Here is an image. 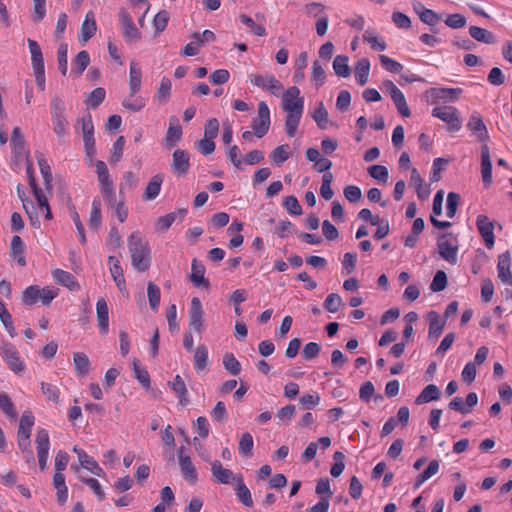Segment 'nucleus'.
<instances>
[{
	"mask_svg": "<svg viewBox=\"0 0 512 512\" xmlns=\"http://www.w3.org/2000/svg\"><path fill=\"white\" fill-rule=\"evenodd\" d=\"M282 109L286 112V134L289 137H293L297 131L304 110V98L300 96L298 87L291 86L283 92Z\"/></svg>",
	"mask_w": 512,
	"mask_h": 512,
	"instance_id": "nucleus-1",
	"label": "nucleus"
},
{
	"mask_svg": "<svg viewBox=\"0 0 512 512\" xmlns=\"http://www.w3.org/2000/svg\"><path fill=\"white\" fill-rule=\"evenodd\" d=\"M131 266L138 272H145L150 267V246L139 231L132 232L127 238Z\"/></svg>",
	"mask_w": 512,
	"mask_h": 512,
	"instance_id": "nucleus-2",
	"label": "nucleus"
},
{
	"mask_svg": "<svg viewBox=\"0 0 512 512\" xmlns=\"http://www.w3.org/2000/svg\"><path fill=\"white\" fill-rule=\"evenodd\" d=\"M51 121L54 133L59 139L69 134V122L66 117V106L59 95H54L50 102Z\"/></svg>",
	"mask_w": 512,
	"mask_h": 512,
	"instance_id": "nucleus-3",
	"label": "nucleus"
},
{
	"mask_svg": "<svg viewBox=\"0 0 512 512\" xmlns=\"http://www.w3.org/2000/svg\"><path fill=\"white\" fill-rule=\"evenodd\" d=\"M57 295L56 289L31 285L23 291L22 301L26 305H34L40 301L43 305L48 306Z\"/></svg>",
	"mask_w": 512,
	"mask_h": 512,
	"instance_id": "nucleus-4",
	"label": "nucleus"
},
{
	"mask_svg": "<svg viewBox=\"0 0 512 512\" xmlns=\"http://www.w3.org/2000/svg\"><path fill=\"white\" fill-rule=\"evenodd\" d=\"M118 21L126 43H135L141 39V32L136 27L132 16L126 8L122 7L119 9Z\"/></svg>",
	"mask_w": 512,
	"mask_h": 512,
	"instance_id": "nucleus-5",
	"label": "nucleus"
},
{
	"mask_svg": "<svg viewBox=\"0 0 512 512\" xmlns=\"http://www.w3.org/2000/svg\"><path fill=\"white\" fill-rule=\"evenodd\" d=\"M439 255L451 265L457 263L458 241L451 233L442 234L437 239Z\"/></svg>",
	"mask_w": 512,
	"mask_h": 512,
	"instance_id": "nucleus-6",
	"label": "nucleus"
},
{
	"mask_svg": "<svg viewBox=\"0 0 512 512\" xmlns=\"http://www.w3.org/2000/svg\"><path fill=\"white\" fill-rule=\"evenodd\" d=\"M248 78L251 84L262 90L269 91L274 96H279L283 90V85L273 74L250 73Z\"/></svg>",
	"mask_w": 512,
	"mask_h": 512,
	"instance_id": "nucleus-7",
	"label": "nucleus"
},
{
	"mask_svg": "<svg viewBox=\"0 0 512 512\" xmlns=\"http://www.w3.org/2000/svg\"><path fill=\"white\" fill-rule=\"evenodd\" d=\"M271 125L270 110L266 102L258 103L257 117L252 120L251 127L257 138L264 137Z\"/></svg>",
	"mask_w": 512,
	"mask_h": 512,
	"instance_id": "nucleus-8",
	"label": "nucleus"
},
{
	"mask_svg": "<svg viewBox=\"0 0 512 512\" xmlns=\"http://www.w3.org/2000/svg\"><path fill=\"white\" fill-rule=\"evenodd\" d=\"M0 355L13 372L21 373L25 369V364L13 344L2 342L0 345Z\"/></svg>",
	"mask_w": 512,
	"mask_h": 512,
	"instance_id": "nucleus-9",
	"label": "nucleus"
},
{
	"mask_svg": "<svg viewBox=\"0 0 512 512\" xmlns=\"http://www.w3.org/2000/svg\"><path fill=\"white\" fill-rule=\"evenodd\" d=\"M432 115L448 124V130L451 132L459 131L462 123L456 108L452 106H438L433 108Z\"/></svg>",
	"mask_w": 512,
	"mask_h": 512,
	"instance_id": "nucleus-10",
	"label": "nucleus"
},
{
	"mask_svg": "<svg viewBox=\"0 0 512 512\" xmlns=\"http://www.w3.org/2000/svg\"><path fill=\"white\" fill-rule=\"evenodd\" d=\"M203 307L199 298L193 297L189 308V329L201 334L205 330Z\"/></svg>",
	"mask_w": 512,
	"mask_h": 512,
	"instance_id": "nucleus-11",
	"label": "nucleus"
},
{
	"mask_svg": "<svg viewBox=\"0 0 512 512\" xmlns=\"http://www.w3.org/2000/svg\"><path fill=\"white\" fill-rule=\"evenodd\" d=\"M10 145L17 161L28 159L29 151L26 148V141L19 127L13 129Z\"/></svg>",
	"mask_w": 512,
	"mask_h": 512,
	"instance_id": "nucleus-12",
	"label": "nucleus"
},
{
	"mask_svg": "<svg viewBox=\"0 0 512 512\" xmlns=\"http://www.w3.org/2000/svg\"><path fill=\"white\" fill-rule=\"evenodd\" d=\"M190 168L189 154L186 150L177 149L173 152L171 170L178 176H184Z\"/></svg>",
	"mask_w": 512,
	"mask_h": 512,
	"instance_id": "nucleus-13",
	"label": "nucleus"
},
{
	"mask_svg": "<svg viewBox=\"0 0 512 512\" xmlns=\"http://www.w3.org/2000/svg\"><path fill=\"white\" fill-rule=\"evenodd\" d=\"M178 459H179V465L181 468V472L183 477L190 481L191 483H195L198 478V473L193 465L191 458L187 455H184V447L181 446L178 449Z\"/></svg>",
	"mask_w": 512,
	"mask_h": 512,
	"instance_id": "nucleus-14",
	"label": "nucleus"
},
{
	"mask_svg": "<svg viewBox=\"0 0 512 512\" xmlns=\"http://www.w3.org/2000/svg\"><path fill=\"white\" fill-rule=\"evenodd\" d=\"M108 265L110 274L120 292L126 291V282L123 269L119 260L115 256L108 257Z\"/></svg>",
	"mask_w": 512,
	"mask_h": 512,
	"instance_id": "nucleus-15",
	"label": "nucleus"
},
{
	"mask_svg": "<svg viewBox=\"0 0 512 512\" xmlns=\"http://www.w3.org/2000/svg\"><path fill=\"white\" fill-rule=\"evenodd\" d=\"M510 266H511L510 252L506 251V252L500 254L498 257V264H497L498 277L502 282L512 285V273L510 270Z\"/></svg>",
	"mask_w": 512,
	"mask_h": 512,
	"instance_id": "nucleus-16",
	"label": "nucleus"
},
{
	"mask_svg": "<svg viewBox=\"0 0 512 512\" xmlns=\"http://www.w3.org/2000/svg\"><path fill=\"white\" fill-rule=\"evenodd\" d=\"M97 31V24L94 18L93 12L89 11L84 21L82 22L80 32L78 35V39L81 43H86L88 40H90Z\"/></svg>",
	"mask_w": 512,
	"mask_h": 512,
	"instance_id": "nucleus-17",
	"label": "nucleus"
},
{
	"mask_svg": "<svg viewBox=\"0 0 512 512\" xmlns=\"http://www.w3.org/2000/svg\"><path fill=\"white\" fill-rule=\"evenodd\" d=\"M97 323L101 334H107L109 330V309L104 298H99L96 303Z\"/></svg>",
	"mask_w": 512,
	"mask_h": 512,
	"instance_id": "nucleus-18",
	"label": "nucleus"
},
{
	"mask_svg": "<svg viewBox=\"0 0 512 512\" xmlns=\"http://www.w3.org/2000/svg\"><path fill=\"white\" fill-rule=\"evenodd\" d=\"M73 452L77 454L78 460L83 468L89 470L96 476H101L103 474L102 468L83 449L79 448L78 446H74Z\"/></svg>",
	"mask_w": 512,
	"mask_h": 512,
	"instance_id": "nucleus-19",
	"label": "nucleus"
},
{
	"mask_svg": "<svg viewBox=\"0 0 512 512\" xmlns=\"http://www.w3.org/2000/svg\"><path fill=\"white\" fill-rule=\"evenodd\" d=\"M211 472L214 481L221 484H230L234 480V474L230 469L224 468L219 460L211 462Z\"/></svg>",
	"mask_w": 512,
	"mask_h": 512,
	"instance_id": "nucleus-20",
	"label": "nucleus"
},
{
	"mask_svg": "<svg viewBox=\"0 0 512 512\" xmlns=\"http://www.w3.org/2000/svg\"><path fill=\"white\" fill-rule=\"evenodd\" d=\"M205 267L204 265L198 261L196 258L192 260L191 264V274L190 280L192 281L195 287H205L208 288L210 286L209 281L205 278Z\"/></svg>",
	"mask_w": 512,
	"mask_h": 512,
	"instance_id": "nucleus-21",
	"label": "nucleus"
},
{
	"mask_svg": "<svg viewBox=\"0 0 512 512\" xmlns=\"http://www.w3.org/2000/svg\"><path fill=\"white\" fill-rule=\"evenodd\" d=\"M27 43L31 54V65L33 72L44 71V58L39 44L32 39H28Z\"/></svg>",
	"mask_w": 512,
	"mask_h": 512,
	"instance_id": "nucleus-22",
	"label": "nucleus"
},
{
	"mask_svg": "<svg viewBox=\"0 0 512 512\" xmlns=\"http://www.w3.org/2000/svg\"><path fill=\"white\" fill-rule=\"evenodd\" d=\"M182 137V127L179 124L176 116H171L169 119V127L166 132L165 141L168 147H173Z\"/></svg>",
	"mask_w": 512,
	"mask_h": 512,
	"instance_id": "nucleus-23",
	"label": "nucleus"
},
{
	"mask_svg": "<svg viewBox=\"0 0 512 512\" xmlns=\"http://www.w3.org/2000/svg\"><path fill=\"white\" fill-rule=\"evenodd\" d=\"M96 173L99 181L100 192L114 189L108 168L103 161H97L95 164Z\"/></svg>",
	"mask_w": 512,
	"mask_h": 512,
	"instance_id": "nucleus-24",
	"label": "nucleus"
},
{
	"mask_svg": "<svg viewBox=\"0 0 512 512\" xmlns=\"http://www.w3.org/2000/svg\"><path fill=\"white\" fill-rule=\"evenodd\" d=\"M163 180L164 176L161 173L154 175L150 179L143 195L145 200H154L159 195Z\"/></svg>",
	"mask_w": 512,
	"mask_h": 512,
	"instance_id": "nucleus-25",
	"label": "nucleus"
},
{
	"mask_svg": "<svg viewBox=\"0 0 512 512\" xmlns=\"http://www.w3.org/2000/svg\"><path fill=\"white\" fill-rule=\"evenodd\" d=\"M168 385L171 387V389L175 392V394L179 398V404L181 406H186L188 404V391L186 388V384L181 378L180 375H176L174 379L170 382H168Z\"/></svg>",
	"mask_w": 512,
	"mask_h": 512,
	"instance_id": "nucleus-26",
	"label": "nucleus"
},
{
	"mask_svg": "<svg viewBox=\"0 0 512 512\" xmlns=\"http://www.w3.org/2000/svg\"><path fill=\"white\" fill-rule=\"evenodd\" d=\"M427 317L429 320V337H439L445 326V320L442 319L436 311H430Z\"/></svg>",
	"mask_w": 512,
	"mask_h": 512,
	"instance_id": "nucleus-27",
	"label": "nucleus"
},
{
	"mask_svg": "<svg viewBox=\"0 0 512 512\" xmlns=\"http://www.w3.org/2000/svg\"><path fill=\"white\" fill-rule=\"evenodd\" d=\"M53 277L58 283L62 284L63 286L67 287L72 291L77 290L80 287L75 277L70 272H67L65 270H54Z\"/></svg>",
	"mask_w": 512,
	"mask_h": 512,
	"instance_id": "nucleus-28",
	"label": "nucleus"
},
{
	"mask_svg": "<svg viewBox=\"0 0 512 512\" xmlns=\"http://www.w3.org/2000/svg\"><path fill=\"white\" fill-rule=\"evenodd\" d=\"M370 72V61L367 58L360 59L355 66V79L356 82L363 86L368 82Z\"/></svg>",
	"mask_w": 512,
	"mask_h": 512,
	"instance_id": "nucleus-29",
	"label": "nucleus"
},
{
	"mask_svg": "<svg viewBox=\"0 0 512 512\" xmlns=\"http://www.w3.org/2000/svg\"><path fill=\"white\" fill-rule=\"evenodd\" d=\"M482 182L485 187L492 183V163L486 146H482Z\"/></svg>",
	"mask_w": 512,
	"mask_h": 512,
	"instance_id": "nucleus-30",
	"label": "nucleus"
},
{
	"mask_svg": "<svg viewBox=\"0 0 512 512\" xmlns=\"http://www.w3.org/2000/svg\"><path fill=\"white\" fill-rule=\"evenodd\" d=\"M440 397L439 388L435 384L427 385L422 392L416 397L415 403L417 405L425 404L431 401L438 400Z\"/></svg>",
	"mask_w": 512,
	"mask_h": 512,
	"instance_id": "nucleus-31",
	"label": "nucleus"
},
{
	"mask_svg": "<svg viewBox=\"0 0 512 512\" xmlns=\"http://www.w3.org/2000/svg\"><path fill=\"white\" fill-rule=\"evenodd\" d=\"M494 228L495 222H491L487 217L482 216V240L488 249H492L495 244Z\"/></svg>",
	"mask_w": 512,
	"mask_h": 512,
	"instance_id": "nucleus-32",
	"label": "nucleus"
},
{
	"mask_svg": "<svg viewBox=\"0 0 512 512\" xmlns=\"http://www.w3.org/2000/svg\"><path fill=\"white\" fill-rule=\"evenodd\" d=\"M236 495L238 500L246 507H252L253 506V500L251 496V492L248 489V487L245 485L243 481V477L239 476L237 478L236 482Z\"/></svg>",
	"mask_w": 512,
	"mask_h": 512,
	"instance_id": "nucleus-33",
	"label": "nucleus"
},
{
	"mask_svg": "<svg viewBox=\"0 0 512 512\" xmlns=\"http://www.w3.org/2000/svg\"><path fill=\"white\" fill-rule=\"evenodd\" d=\"M73 364L78 376L84 377L89 373L90 360L83 352H76L73 355Z\"/></svg>",
	"mask_w": 512,
	"mask_h": 512,
	"instance_id": "nucleus-34",
	"label": "nucleus"
},
{
	"mask_svg": "<svg viewBox=\"0 0 512 512\" xmlns=\"http://www.w3.org/2000/svg\"><path fill=\"white\" fill-rule=\"evenodd\" d=\"M411 183L416 187V193L419 199L423 200L429 197L430 189L424 184V180L416 168L411 170Z\"/></svg>",
	"mask_w": 512,
	"mask_h": 512,
	"instance_id": "nucleus-35",
	"label": "nucleus"
},
{
	"mask_svg": "<svg viewBox=\"0 0 512 512\" xmlns=\"http://www.w3.org/2000/svg\"><path fill=\"white\" fill-rule=\"evenodd\" d=\"M142 72L138 64L134 61L130 63L129 71V89L132 93H137L141 87Z\"/></svg>",
	"mask_w": 512,
	"mask_h": 512,
	"instance_id": "nucleus-36",
	"label": "nucleus"
},
{
	"mask_svg": "<svg viewBox=\"0 0 512 512\" xmlns=\"http://www.w3.org/2000/svg\"><path fill=\"white\" fill-rule=\"evenodd\" d=\"M363 41L370 44L371 48L375 51H384L387 47L384 39L379 37L372 29H367L364 32Z\"/></svg>",
	"mask_w": 512,
	"mask_h": 512,
	"instance_id": "nucleus-37",
	"label": "nucleus"
},
{
	"mask_svg": "<svg viewBox=\"0 0 512 512\" xmlns=\"http://www.w3.org/2000/svg\"><path fill=\"white\" fill-rule=\"evenodd\" d=\"M36 449L37 455H49L50 440L48 431L45 429H39L36 434Z\"/></svg>",
	"mask_w": 512,
	"mask_h": 512,
	"instance_id": "nucleus-38",
	"label": "nucleus"
},
{
	"mask_svg": "<svg viewBox=\"0 0 512 512\" xmlns=\"http://www.w3.org/2000/svg\"><path fill=\"white\" fill-rule=\"evenodd\" d=\"M102 223L101 214V201L99 198H94L91 205L90 217L88 224L91 229H98Z\"/></svg>",
	"mask_w": 512,
	"mask_h": 512,
	"instance_id": "nucleus-39",
	"label": "nucleus"
},
{
	"mask_svg": "<svg viewBox=\"0 0 512 512\" xmlns=\"http://www.w3.org/2000/svg\"><path fill=\"white\" fill-rule=\"evenodd\" d=\"M146 104V101L141 96H136V93H132L130 91V94L124 98L122 105L124 108L132 111V112H138L140 111Z\"/></svg>",
	"mask_w": 512,
	"mask_h": 512,
	"instance_id": "nucleus-40",
	"label": "nucleus"
},
{
	"mask_svg": "<svg viewBox=\"0 0 512 512\" xmlns=\"http://www.w3.org/2000/svg\"><path fill=\"white\" fill-rule=\"evenodd\" d=\"M439 470V462L437 460H432L428 467L418 475L416 481L414 483V489L420 488V486L434 476Z\"/></svg>",
	"mask_w": 512,
	"mask_h": 512,
	"instance_id": "nucleus-41",
	"label": "nucleus"
},
{
	"mask_svg": "<svg viewBox=\"0 0 512 512\" xmlns=\"http://www.w3.org/2000/svg\"><path fill=\"white\" fill-rule=\"evenodd\" d=\"M17 443L21 452L24 454V458L28 463L34 462V453L31 448V441L29 435H17Z\"/></svg>",
	"mask_w": 512,
	"mask_h": 512,
	"instance_id": "nucleus-42",
	"label": "nucleus"
},
{
	"mask_svg": "<svg viewBox=\"0 0 512 512\" xmlns=\"http://www.w3.org/2000/svg\"><path fill=\"white\" fill-rule=\"evenodd\" d=\"M333 69L339 77H348L350 75V67L348 65V57L345 55H337L333 61Z\"/></svg>",
	"mask_w": 512,
	"mask_h": 512,
	"instance_id": "nucleus-43",
	"label": "nucleus"
},
{
	"mask_svg": "<svg viewBox=\"0 0 512 512\" xmlns=\"http://www.w3.org/2000/svg\"><path fill=\"white\" fill-rule=\"evenodd\" d=\"M254 446L253 437L249 432L243 433L238 444L239 454L244 457H251Z\"/></svg>",
	"mask_w": 512,
	"mask_h": 512,
	"instance_id": "nucleus-44",
	"label": "nucleus"
},
{
	"mask_svg": "<svg viewBox=\"0 0 512 512\" xmlns=\"http://www.w3.org/2000/svg\"><path fill=\"white\" fill-rule=\"evenodd\" d=\"M38 165L40 169V173L43 178L44 186L47 190H50L52 188V172L50 165L48 164L47 160L41 156L38 158Z\"/></svg>",
	"mask_w": 512,
	"mask_h": 512,
	"instance_id": "nucleus-45",
	"label": "nucleus"
},
{
	"mask_svg": "<svg viewBox=\"0 0 512 512\" xmlns=\"http://www.w3.org/2000/svg\"><path fill=\"white\" fill-rule=\"evenodd\" d=\"M289 146L279 145L277 146L271 153L270 159L277 166H281L290 156V152L288 151Z\"/></svg>",
	"mask_w": 512,
	"mask_h": 512,
	"instance_id": "nucleus-46",
	"label": "nucleus"
},
{
	"mask_svg": "<svg viewBox=\"0 0 512 512\" xmlns=\"http://www.w3.org/2000/svg\"><path fill=\"white\" fill-rule=\"evenodd\" d=\"M326 79V73L318 60H315L312 64L311 81L314 86L318 89L321 87Z\"/></svg>",
	"mask_w": 512,
	"mask_h": 512,
	"instance_id": "nucleus-47",
	"label": "nucleus"
},
{
	"mask_svg": "<svg viewBox=\"0 0 512 512\" xmlns=\"http://www.w3.org/2000/svg\"><path fill=\"white\" fill-rule=\"evenodd\" d=\"M34 425V416L30 411L22 414L19 421V428L17 435H31V429Z\"/></svg>",
	"mask_w": 512,
	"mask_h": 512,
	"instance_id": "nucleus-48",
	"label": "nucleus"
},
{
	"mask_svg": "<svg viewBox=\"0 0 512 512\" xmlns=\"http://www.w3.org/2000/svg\"><path fill=\"white\" fill-rule=\"evenodd\" d=\"M312 118L320 129H325L327 127L328 111L322 101L317 104V107L312 114Z\"/></svg>",
	"mask_w": 512,
	"mask_h": 512,
	"instance_id": "nucleus-49",
	"label": "nucleus"
},
{
	"mask_svg": "<svg viewBox=\"0 0 512 512\" xmlns=\"http://www.w3.org/2000/svg\"><path fill=\"white\" fill-rule=\"evenodd\" d=\"M147 297L151 309L155 312L158 311L160 303V289L153 282H149L147 285Z\"/></svg>",
	"mask_w": 512,
	"mask_h": 512,
	"instance_id": "nucleus-50",
	"label": "nucleus"
},
{
	"mask_svg": "<svg viewBox=\"0 0 512 512\" xmlns=\"http://www.w3.org/2000/svg\"><path fill=\"white\" fill-rule=\"evenodd\" d=\"M208 349L205 345L197 347L194 354V367L197 371L203 370L207 365Z\"/></svg>",
	"mask_w": 512,
	"mask_h": 512,
	"instance_id": "nucleus-51",
	"label": "nucleus"
},
{
	"mask_svg": "<svg viewBox=\"0 0 512 512\" xmlns=\"http://www.w3.org/2000/svg\"><path fill=\"white\" fill-rule=\"evenodd\" d=\"M391 99H392L394 105L396 106L398 113L402 117H409L411 115V111L408 107L406 98H405L404 94L402 93V91L393 95L391 97Z\"/></svg>",
	"mask_w": 512,
	"mask_h": 512,
	"instance_id": "nucleus-52",
	"label": "nucleus"
},
{
	"mask_svg": "<svg viewBox=\"0 0 512 512\" xmlns=\"http://www.w3.org/2000/svg\"><path fill=\"white\" fill-rule=\"evenodd\" d=\"M223 365L225 369L233 376H237L241 372V364L232 353H227L224 355Z\"/></svg>",
	"mask_w": 512,
	"mask_h": 512,
	"instance_id": "nucleus-53",
	"label": "nucleus"
},
{
	"mask_svg": "<svg viewBox=\"0 0 512 512\" xmlns=\"http://www.w3.org/2000/svg\"><path fill=\"white\" fill-rule=\"evenodd\" d=\"M419 7L421 8L419 18L423 23L434 26L440 21L441 17L436 12L425 8L423 4H419Z\"/></svg>",
	"mask_w": 512,
	"mask_h": 512,
	"instance_id": "nucleus-54",
	"label": "nucleus"
},
{
	"mask_svg": "<svg viewBox=\"0 0 512 512\" xmlns=\"http://www.w3.org/2000/svg\"><path fill=\"white\" fill-rule=\"evenodd\" d=\"M77 76L82 75L90 63L89 53L85 50L80 51L73 60Z\"/></svg>",
	"mask_w": 512,
	"mask_h": 512,
	"instance_id": "nucleus-55",
	"label": "nucleus"
},
{
	"mask_svg": "<svg viewBox=\"0 0 512 512\" xmlns=\"http://www.w3.org/2000/svg\"><path fill=\"white\" fill-rule=\"evenodd\" d=\"M68 46L66 43H61L57 50L58 68L62 75L67 74L68 60H67Z\"/></svg>",
	"mask_w": 512,
	"mask_h": 512,
	"instance_id": "nucleus-56",
	"label": "nucleus"
},
{
	"mask_svg": "<svg viewBox=\"0 0 512 512\" xmlns=\"http://www.w3.org/2000/svg\"><path fill=\"white\" fill-rule=\"evenodd\" d=\"M332 181H333V174L331 172L323 174L322 184L320 187V194H321L322 198H324L325 200H330L334 195L333 190L331 188Z\"/></svg>",
	"mask_w": 512,
	"mask_h": 512,
	"instance_id": "nucleus-57",
	"label": "nucleus"
},
{
	"mask_svg": "<svg viewBox=\"0 0 512 512\" xmlns=\"http://www.w3.org/2000/svg\"><path fill=\"white\" fill-rule=\"evenodd\" d=\"M106 92L104 88L98 87L90 92L86 104L91 108H97L105 99Z\"/></svg>",
	"mask_w": 512,
	"mask_h": 512,
	"instance_id": "nucleus-58",
	"label": "nucleus"
},
{
	"mask_svg": "<svg viewBox=\"0 0 512 512\" xmlns=\"http://www.w3.org/2000/svg\"><path fill=\"white\" fill-rule=\"evenodd\" d=\"M41 390L46 400L51 401L55 404L59 402L60 391L57 386L50 383H41Z\"/></svg>",
	"mask_w": 512,
	"mask_h": 512,
	"instance_id": "nucleus-59",
	"label": "nucleus"
},
{
	"mask_svg": "<svg viewBox=\"0 0 512 512\" xmlns=\"http://www.w3.org/2000/svg\"><path fill=\"white\" fill-rule=\"evenodd\" d=\"M342 304H343V301H342L341 296L337 293H331L325 299L323 306L327 311H329L331 313H336L339 310V308L342 306Z\"/></svg>",
	"mask_w": 512,
	"mask_h": 512,
	"instance_id": "nucleus-60",
	"label": "nucleus"
},
{
	"mask_svg": "<svg viewBox=\"0 0 512 512\" xmlns=\"http://www.w3.org/2000/svg\"><path fill=\"white\" fill-rule=\"evenodd\" d=\"M133 372L135 378L141 383L144 388L150 387V377L146 369L140 367L137 360L133 361Z\"/></svg>",
	"mask_w": 512,
	"mask_h": 512,
	"instance_id": "nucleus-61",
	"label": "nucleus"
},
{
	"mask_svg": "<svg viewBox=\"0 0 512 512\" xmlns=\"http://www.w3.org/2000/svg\"><path fill=\"white\" fill-rule=\"evenodd\" d=\"M460 202L459 194L455 192H449L446 199V215L449 218H453L457 212V207Z\"/></svg>",
	"mask_w": 512,
	"mask_h": 512,
	"instance_id": "nucleus-62",
	"label": "nucleus"
},
{
	"mask_svg": "<svg viewBox=\"0 0 512 512\" xmlns=\"http://www.w3.org/2000/svg\"><path fill=\"white\" fill-rule=\"evenodd\" d=\"M333 459H334V464L332 465L331 469H330V474L333 476V477H339L343 471H344V468H345V463H344V459H345V455L340 452V451H336L333 455Z\"/></svg>",
	"mask_w": 512,
	"mask_h": 512,
	"instance_id": "nucleus-63",
	"label": "nucleus"
},
{
	"mask_svg": "<svg viewBox=\"0 0 512 512\" xmlns=\"http://www.w3.org/2000/svg\"><path fill=\"white\" fill-rule=\"evenodd\" d=\"M369 175L379 182L386 183L388 181V169L383 165H372L368 168Z\"/></svg>",
	"mask_w": 512,
	"mask_h": 512,
	"instance_id": "nucleus-64",
	"label": "nucleus"
}]
</instances>
